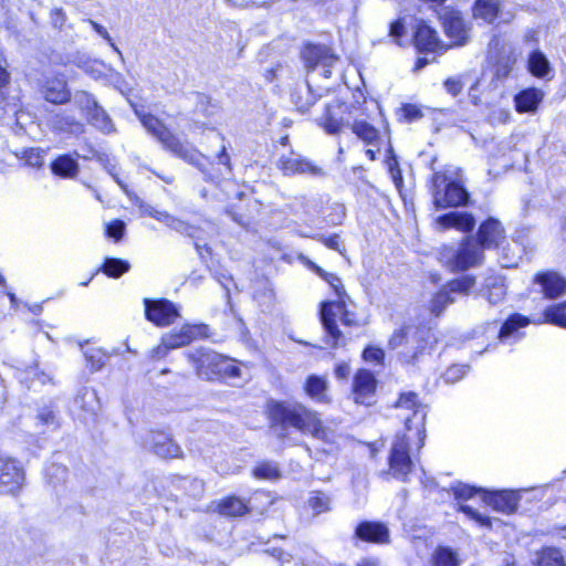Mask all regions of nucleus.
<instances>
[{"label":"nucleus","instance_id":"nucleus-1","mask_svg":"<svg viewBox=\"0 0 566 566\" xmlns=\"http://www.w3.org/2000/svg\"><path fill=\"white\" fill-rule=\"evenodd\" d=\"M268 413L271 430L283 442L287 441L296 444L290 437V429L294 428L327 444L336 443V433L323 424L317 412L308 409L303 403L272 401L268 406Z\"/></svg>","mask_w":566,"mask_h":566},{"label":"nucleus","instance_id":"nucleus-2","mask_svg":"<svg viewBox=\"0 0 566 566\" xmlns=\"http://www.w3.org/2000/svg\"><path fill=\"white\" fill-rule=\"evenodd\" d=\"M429 339L430 333L426 327L406 325L392 333L388 345L397 352L402 364L416 366L430 355Z\"/></svg>","mask_w":566,"mask_h":566},{"label":"nucleus","instance_id":"nucleus-3","mask_svg":"<svg viewBox=\"0 0 566 566\" xmlns=\"http://www.w3.org/2000/svg\"><path fill=\"white\" fill-rule=\"evenodd\" d=\"M136 115L140 119L143 126L163 145L165 149L185 161L201 167L200 159L203 157L190 144L181 142L174 133H171L165 124L151 114H145L136 111Z\"/></svg>","mask_w":566,"mask_h":566},{"label":"nucleus","instance_id":"nucleus-4","mask_svg":"<svg viewBox=\"0 0 566 566\" xmlns=\"http://www.w3.org/2000/svg\"><path fill=\"white\" fill-rule=\"evenodd\" d=\"M189 360L196 365L198 377L213 380L218 377H239L240 368L229 358L210 349H196L188 354Z\"/></svg>","mask_w":566,"mask_h":566},{"label":"nucleus","instance_id":"nucleus-5","mask_svg":"<svg viewBox=\"0 0 566 566\" xmlns=\"http://www.w3.org/2000/svg\"><path fill=\"white\" fill-rule=\"evenodd\" d=\"M337 319L345 326L358 325L356 314L347 308L345 298L322 304L321 321L328 337L327 343L333 347H337L343 339V334L337 326Z\"/></svg>","mask_w":566,"mask_h":566},{"label":"nucleus","instance_id":"nucleus-6","mask_svg":"<svg viewBox=\"0 0 566 566\" xmlns=\"http://www.w3.org/2000/svg\"><path fill=\"white\" fill-rule=\"evenodd\" d=\"M395 408L399 411L398 416L403 419L407 430L416 432L419 440V448H421L426 438L424 424L428 406L419 400L416 392L408 391L399 396Z\"/></svg>","mask_w":566,"mask_h":566},{"label":"nucleus","instance_id":"nucleus-7","mask_svg":"<svg viewBox=\"0 0 566 566\" xmlns=\"http://www.w3.org/2000/svg\"><path fill=\"white\" fill-rule=\"evenodd\" d=\"M440 260L452 272L467 271L482 263L483 248L476 240L468 239L457 248H444Z\"/></svg>","mask_w":566,"mask_h":566},{"label":"nucleus","instance_id":"nucleus-8","mask_svg":"<svg viewBox=\"0 0 566 566\" xmlns=\"http://www.w3.org/2000/svg\"><path fill=\"white\" fill-rule=\"evenodd\" d=\"M389 468L391 474L405 480L412 470V461L409 454V437L396 436L389 454Z\"/></svg>","mask_w":566,"mask_h":566},{"label":"nucleus","instance_id":"nucleus-9","mask_svg":"<svg viewBox=\"0 0 566 566\" xmlns=\"http://www.w3.org/2000/svg\"><path fill=\"white\" fill-rule=\"evenodd\" d=\"M24 483L22 465L12 458L0 455V492L15 494Z\"/></svg>","mask_w":566,"mask_h":566},{"label":"nucleus","instance_id":"nucleus-10","mask_svg":"<svg viewBox=\"0 0 566 566\" xmlns=\"http://www.w3.org/2000/svg\"><path fill=\"white\" fill-rule=\"evenodd\" d=\"M144 303L147 319L157 326L170 325L179 316L176 305L167 300L150 301L145 298Z\"/></svg>","mask_w":566,"mask_h":566},{"label":"nucleus","instance_id":"nucleus-11","mask_svg":"<svg viewBox=\"0 0 566 566\" xmlns=\"http://www.w3.org/2000/svg\"><path fill=\"white\" fill-rule=\"evenodd\" d=\"M439 17L442 21L446 34L454 44L462 45L468 39L469 29L460 12L450 8H442L439 11Z\"/></svg>","mask_w":566,"mask_h":566},{"label":"nucleus","instance_id":"nucleus-12","mask_svg":"<svg viewBox=\"0 0 566 566\" xmlns=\"http://www.w3.org/2000/svg\"><path fill=\"white\" fill-rule=\"evenodd\" d=\"M279 168L285 176L300 174L319 177L324 175V171L321 167L310 161L308 159L294 154L282 156L279 161Z\"/></svg>","mask_w":566,"mask_h":566},{"label":"nucleus","instance_id":"nucleus-13","mask_svg":"<svg viewBox=\"0 0 566 566\" xmlns=\"http://www.w3.org/2000/svg\"><path fill=\"white\" fill-rule=\"evenodd\" d=\"M355 535L363 542L377 545H386L390 543V531L382 522L364 521L360 522L355 530Z\"/></svg>","mask_w":566,"mask_h":566},{"label":"nucleus","instance_id":"nucleus-14","mask_svg":"<svg viewBox=\"0 0 566 566\" xmlns=\"http://www.w3.org/2000/svg\"><path fill=\"white\" fill-rule=\"evenodd\" d=\"M469 193L455 182H449L443 190L433 191V203L437 209L467 205Z\"/></svg>","mask_w":566,"mask_h":566},{"label":"nucleus","instance_id":"nucleus-15","mask_svg":"<svg viewBox=\"0 0 566 566\" xmlns=\"http://www.w3.org/2000/svg\"><path fill=\"white\" fill-rule=\"evenodd\" d=\"M41 93L46 102L56 105L65 104L71 99V92L64 75L46 78L41 86Z\"/></svg>","mask_w":566,"mask_h":566},{"label":"nucleus","instance_id":"nucleus-16","mask_svg":"<svg viewBox=\"0 0 566 566\" xmlns=\"http://www.w3.org/2000/svg\"><path fill=\"white\" fill-rule=\"evenodd\" d=\"M534 283L539 285L541 292L548 298L559 297L566 292V280L554 271L537 273Z\"/></svg>","mask_w":566,"mask_h":566},{"label":"nucleus","instance_id":"nucleus-17","mask_svg":"<svg viewBox=\"0 0 566 566\" xmlns=\"http://www.w3.org/2000/svg\"><path fill=\"white\" fill-rule=\"evenodd\" d=\"M504 239V229L499 220L490 218L480 226L478 243L483 249L497 248Z\"/></svg>","mask_w":566,"mask_h":566},{"label":"nucleus","instance_id":"nucleus-18","mask_svg":"<svg viewBox=\"0 0 566 566\" xmlns=\"http://www.w3.org/2000/svg\"><path fill=\"white\" fill-rule=\"evenodd\" d=\"M147 448L164 459H175L181 455L180 447L163 432H153L146 442Z\"/></svg>","mask_w":566,"mask_h":566},{"label":"nucleus","instance_id":"nucleus-19","mask_svg":"<svg viewBox=\"0 0 566 566\" xmlns=\"http://www.w3.org/2000/svg\"><path fill=\"white\" fill-rule=\"evenodd\" d=\"M413 43L416 48L421 52H436L442 46L436 30L426 24L423 21H420L417 24L413 35Z\"/></svg>","mask_w":566,"mask_h":566},{"label":"nucleus","instance_id":"nucleus-20","mask_svg":"<svg viewBox=\"0 0 566 566\" xmlns=\"http://www.w3.org/2000/svg\"><path fill=\"white\" fill-rule=\"evenodd\" d=\"M355 401L358 403H368L367 399L374 394L376 380L369 370L360 369L354 378Z\"/></svg>","mask_w":566,"mask_h":566},{"label":"nucleus","instance_id":"nucleus-21","mask_svg":"<svg viewBox=\"0 0 566 566\" xmlns=\"http://www.w3.org/2000/svg\"><path fill=\"white\" fill-rule=\"evenodd\" d=\"M484 502L494 510L503 513H513L518 506L520 496L514 491H500L484 495Z\"/></svg>","mask_w":566,"mask_h":566},{"label":"nucleus","instance_id":"nucleus-22","mask_svg":"<svg viewBox=\"0 0 566 566\" xmlns=\"http://www.w3.org/2000/svg\"><path fill=\"white\" fill-rule=\"evenodd\" d=\"M213 511L223 516L239 517L249 513L247 502L235 495H230L213 502Z\"/></svg>","mask_w":566,"mask_h":566},{"label":"nucleus","instance_id":"nucleus-23","mask_svg":"<svg viewBox=\"0 0 566 566\" xmlns=\"http://www.w3.org/2000/svg\"><path fill=\"white\" fill-rule=\"evenodd\" d=\"M479 294L488 300L491 305L501 303L506 294V287L503 279L499 275H490L485 279Z\"/></svg>","mask_w":566,"mask_h":566},{"label":"nucleus","instance_id":"nucleus-24","mask_svg":"<svg viewBox=\"0 0 566 566\" xmlns=\"http://www.w3.org/2000/svg\"><path fill=\"white\" fill-rule=\"evenodd\" d=\"M543 97L544 94L538 88L530 87L523 90L514 97L515 108L518 113H534Z\"/></svg>","mask_w":566,"mask_h":566},{"label":"nucleus","instance_id":"nucleus-25","mask_svg":"<svg viewBox=\"0 0 566 566\" xmlns=\"http://www.w3.org/2000/svg\"><path fill=\"white\" fill-rule=\"evenodd\" d=\"M197 335V326L185 325L179 331L165 334L161 338L163 343L170 347V349H176L190 344Z\"/></svg>","mask_w":566,"mask_h":566},{"label":"nucleus","instance_id":"nucleus-26","mask_svg":"<svg viewBox=\"0 0 566 566\" xmlns=\"http://www.w3.org/2000/svg\"><path fill=\"white\" fill-rule=\"evenodd\" d=\"M437 222L443 228H455L461 231H471L475 224L472 214L457 211L440 216Z\"/></svg>","mask_w":566,"mask_h":566},{"label":"nucleus","instance_id":"nucleus-27","mask_svg":"<svg viewBox=\"0 0 566 566\" xmlns=\"http://www.w3.org/2000/svg\"><path fill=\"white\" fill-rule=\"evenodd\" d=\"M328 384L324 377L311 375L304 384L305 394L315 402L327 403L329 401Z\"/></svg>","mask_w":566,"mask_h":566},{"label":"nucleus","instance_id":"nucleus-28","mask_svg":"<svg viewBox=\"0 0 566 566\" xmlns=\"http://www.w3.org/2000/svg\"><path fill=\"white\" fill-rule=\"evenodd\" d=\"M51 126L53 129L70 134H81L84 132V126L81 122L76 120V118L66 112H61L55 114L51 120Z\"/></svg>","mask_w":566,"mask_h":566},{"label":"nucleus","instance_id":"nucleus-29","mask_svg":"<svg viewBox=\"0 0 566 566\" xmlns=\"http://www.w3.org/2000/svg\"><path fill=\"white\" fill-rule=\"evenodd\" d=\"M537 324H553L566 328V301L548 306L544 313L533 321Z\"/></svg>","mask_w":566,"mask_h":566},{"label":"nucleus","instance_id":"nucleus-30","mask_svg":"<svg viewBox=\"0 0 566 566\" xmlns=\"http://www.w3.org/2000/svg\"><path fill=\"white\" fill-rule=\"evenodd\" d=\"M527 67L532 75L539 78L546 77L552 72L548 59L539 50H535L528 55Z\"/></svg>","mask_w":566,"mask_h":566},{"label":"nucleus","instance_id":"nucleus-31","mask_svg":"<svg viewBox=\"0 0 566 566\" xmlns=\"http://www.w3.org/2000/svg\"><path fill=\"white\" fill-rule=\"evenodd\" d=\"M500 12L497 0H476L473 8V17L493 23Z\"/></svg>","mask_w":566,"mask_h":566},{"label":"nucleus","instance_id":"nucleus-32","mask_svg":"<svg viewBox=\"0 0 566 566\" xmlns=\"http://www.w3.org/2000/svg\"><path fill=\"white\" fill-rule=\"evenodd\" d=\"M51 169L57 176L73 178L78 172V165L71 156L62 155L52 163Z\"/></svg>","mask_w":566,"mask_h":566},{"label":"nucleus","instance_id":"nucleus-33","mask_svg":"<svg viewBox=\"0 0 566 566\" xmlns=\"http://www.w3.org/2000/svg\"><path fill=\"white\" fill-rule=\"evenodd\" d=\"M75 405L88 415H96L99 410V403L94 390L84 388L74 400Z\"/></svg>","mask_w":566,"mask_h":566},{"label":"nucleus","instance_id":"nucleus-34","mask_svg":"<svg viewBox=\"0 0 566 566\" xmlns=\"http://www.w3.org/2000/svg\"><path fill=\"white\" fill-rule=\"evenodd\" d=\"M327 49L325 46H315L311 45L305 48L303 51V59L307 65V67H315L321 62L324 63V66H331L334 61V57H326Z\"/></svg>","mask_w":566,"mask_h":566},{"label":"nucleus","instance_id":"nucleus-35","mask_svg":"<svg viewBox=\"0 0 566 566\" xmlns=\"http://www.w3.org/2000/svg\"><path fill=\"white\" fill-rule=\"evenodd\" d=\"M530 322V318L520 314H514L503 323L497 333V337L501 340H504L514 336L518 332V328L526 326Z\"/></svg>","mask_w":566,"mask_h":566},{"label":"nucleus","instance_id":"nucleus-36","mask_svg":"<svg viewBox=\"0 0 566 566\" xmlns=\"http://www.w3.org/2000/svg\"><path fill=\"white\" fill-rule=\"evenodd\" d=\"M87 120L104 134H109L115 130L109 116L101 106H97L87 115Z\"/></svg>","mask_w":566,"mask_h":566},{"label":"nucleus","instance_id":"nucleus-37","mask_svg":"<svg viewBox=\"0 0 566 566\" xmlns=\"http://www.w3.org/2000/svg\"><path fill=\"white\" fill-rule=\"evenodd\" d=\"M432 566H459L458 554L449 547L439 546L432 554Z\"/></svg>","mask_w":566,"mask_h":566},{"label":"nucleus","instance_id":"nucleus-38","mask_svg":"<svg viewBox=\"0 0 566 566\" xmlns=\"http://www.w3.org/2000/svg\"><path fill=\"white\" fill-rule=\"evenodd\" d=\"M352 130L361 140L371 144L378 137L377 129L365 120H355Z\"/></svg>","mask_w":566,"mask_h":566},{"label":"nucleus","instance_id":"nucleus-39","mask_svg":"<svg viewBox=\"0 0 566 566\" xmlns=\"http://www.w3.org/2000/svg\"><path fill=\"white\" fill-rule=\"evenodd\" d=\"M127 261L115 258H107L103 265V272L112 277H119L129 270Z\"/></svg>","mask_w":566,"mask_h":566},{"label":"nucleus","instance_id":"nucleus-40","mask_svg":"<svg viewBox=\"0 0 566 566\" xmlns=\"http://www.w3.org/2000/svg\"><path fill=\"white\" fill-rule=\"evenodd\" d=\"M307 505L314 515H318L331 510V499L323 492H313L307 500Z\"/></svg>","mask_w":566,"mask_h":566},{"label":"nucleus","instance_id":"nucleus-41","mask_svg":"<svg viewBox=\"0 0 566 566\" xmlns=\"http://www.w3.org/2000/svg\"><path fill=\"white\" fill-rule=\"evenodd\" d=\"M475 279L471 275H462L458 279L450 281L447 289L450 293H461L467 295L470 290L474 286Z\"/></svg>","mask_w":566,"mask_h":566},{"label":"nucleus","instance_id":"nucleus-42","mask_svg":"<svg viewBox=\"0 0 566 566\" xmlns=\"http://www.w3.org/2000/svg\"><path fill=\"white\" fill-rule=\"evenodd\" d=\"M538 566H565L564 557L556 548H545L538 557Z\"/></svg>","mask_w":566,"mask_h":566},{"label":"nucleus","instance_id":"nucleus-43","mask_svg":"<svg viewBox=\"0 0 566 566\" xmlns=\"http://www.w3.org/2000/svg\"><path fill=\"white\" fill-rule=\"evenodd\" d=\"M253 476L256 479H277L280 471L277 464L274 462H261L253 469Z\"/></svg>","mask_w":566,"mask_h":566},{"label":"nucleus","instance_id":"nucleus-44","mask_svg":"<svg viewBox=\"0 0 566 566\" xmlns=\"http://www.w3.org/2000/svg\"><path fill=\"white\" fill-rule=\"evenodd\" d=\"M454 302V297L451 296L449 290H440L431 301V312L436 315H440L443 310Z\"/></svg>","mask_w":566,"mask_h":566},{"label":"nucleus","instance_id":"nucleus-45","mask_svg":"<svg viewBox=\"0 0 566 566\" xmlns=\"http://www.w3.org/2000/svg\"><path fill=\"white\" fill-rule=\"evenodd\" d=\"M87 366L93 371L99 370L105 365V355L98 348H87L84 350Z\"/></svg>","mask_w":566,"mask_h":566},{"label":"nucleus","instance_id":"nucleus-46","mask_svg":"<svg viewBox=\"0 0 566 566\" xmlns=\"http://www.w3.org/2000/svg\"><path fill=\"white\" fill-rule=\"evenodd\" d=\"M74 103L88 115L97 106L95 98L85 91L76 92L74 95Z\"/></svg>","mask_w":566,"mask_h":566},{"label":"nucleus","instance_id":"nucleus-47","mask_svg":"<svg viewBox=\"0 0 566 566\" xmlns=\"http://www.w3.org/2000/svg\"><path fill=\"white\" fill-rule=\"evenodd\" d=\"M319 125L331 135H336L340 132L342 120L335 118L331 113V107H326V113L321 117Z\"/></svg>","mask_w":566,"mask_h":566},{"label":"nucleus","instance_id":"nucleus-48","mask_svg":"<svg viewBox=\"0 0 566 566\" xmlns=\"http://www.w3.org/2000/svg\"><path fill=\"white\" fill-rule=\"evenodd\" d=\"M66 468L59 464H51L45 470V475L50 484L55 486L56 484L64 482L66 478Z\"/></svg>","mask_w":566,"mask_h":566},{"label":"nucleus","instance_id":"nucleus-49","mask_svg":"<svg viewBox=\"0 0 566 566\" xmlns=\"http://www.w3.org/2000/svg\"><path fill=\"white\" fill-rule=\"evenodd\" d=\"M23 374H24L23 379L27 381H31L32 384L34 381H39L40 384L44 385L46 382L52 381V376L44 371H40L38 369V365L28 367Z\"/></svg>","mask_w":566,"mask_h":566},{"label":"nucleus","instance_id":"nucleus-50","mask_svg":"<svg viewBox=\"0 0 566 566\" xmlns=\"http://www.w3.org/2000/svg\"><path fill=\"white\" fill-rule=\"evenodd\" d=\"M87 22L90 23V25L94 29V31L99 36H102L104 40L107 41V43L111 45L113 51L119 56L120 61L124 62L125 61L124 55H123L122 51L118 49V46L113 42V39L111 38L108 31L103 25H101L99 23H97L96 21H94L92 19H88Z\"/></svg>","mask_w":566,"mask_h":566},{"label":"nucleus","instance_id":"nucleus-51","mask_svg":"<svg viewBox=\"0 0 566 566\" xmlns=\"http://www.w3.org/2000/svg\"><path fill=\"white\" fill-rule=\"evenodd\" d=\"M469 366L467 365H453L450 366L443 374L446 382L453 384L459 381L468 373Z\"/></svg>","mask_w":566,"mask_h":566},{"label":"nucleus","instance_id":"nucleus-52","mask_svg":"<svg viewBox=\"0 0 566 566\" xmlns=\"http://www.w3.org/2000/svg\"><path fill=\"white\" fill-rule=\"evenodd\" d=\"M182 486L192 497H200L205 492V482L199 479H184Z\"/></svg>","mask_w":566,"mask_h":566},{"label":"nucleus","instance_id":"nucleus-53","mask_svg":"<svg viewBox=\"0 0 566 566\" xmlns=\"http://www.w3.org/2000/svg\"><path fill=\"white\" fill-rule=\"evenodd\" d=\"M168 227L181 234H186L191 238H196L197 229L187 222L177 219L176 217H172L171 221L169 222Z\"/></svg>","mask_w":566,"mask_h":566},{"label":"nucleus","instance_id":"nucleus-54","mask_svg":"<svg viewBox=\"0 0 566 566\" xmlns=\"http://www.w3.org/2000/svg\"><path fill=\"white\" fill-rule=\"evenodd\" d=\"M460 511L463 512L465 515L478 522L482 526L491 527L492 526V520L481 513H479L476 510L471 507L470 505H460Z\"/></svg>","mask_w":566,"mask_h":566},{"label":"nucleus","instance_id":"nucleus-55","mask_svg":"<svg viewBox=\"0 0 566 566\" xmlns=\"http://www.w3.org/2000/svg\"><path fill=\"white\" fill-rule=\"evenodd\" d=\"M319 274L334 289L335 293L338 296V300L348 297L346 292H345V290H344V286H343L342 282H340L339 277H337L335 274H328V273H325V272H323L321 270H319Z\"/></svg>","mask_w":566,"mask_h":566},{"label":"nucleus","instance_id":"nucleus-56","mask_svg":"<svg viewBox=\"0 0 566 566\" xmlns=\"http://www.w3.org/2000/svg\"><path fill=\"white\" fill-rule=\"evenodd\" d=\"M480 491L481 490H476L475 488L462 483H458L457 485L453 486L454 496L461 500H468Z\"/></svg>","mask_w":566,"mask_h":566},{"label":"nucleus","instance_id":"nucleus-57","mask_svg":"<svg viewBox=\"0 0 566 566\" xmlns=\"http://www.w3.org/2000/svg\"><path fill=\"white\" fill-rule=\"evenodd\" d=\"M124 231L125 223L120 220H115L106 226V234L114 238L116 241L122 239Z\"/></svg>","mask_w":566,"mask_h":566},{"label":"nucleus","instance_id":"nucleus-58","mask_svg":"<svg viewBox=\"0 0 566 566\" xmlns=\"http://www.w3.org/2000/svg\"><path fill=\"white\" fill-rule=\"evenodd\" d=\"M384 350L378 347L369 346L363 352V358L366 361L380 364L384 359Z\"/></svg>","mask_w":566,"mask_h":566},{"label":"nucleus","instance_id":"nucleus-59","mask_svg":"<svg viewBox=\"0 0 566 566\" xmlns=\"http://www.w3.org/2000/svg\"><path fill=\"white\" fill-rule=\"evenodd\" d=\"M317 240L325 244L327 248L343 253L340 240L337 234L332 237L319 235Z\"/></svg>","mask_w":566,"mask_h":566},{"label":"nucleus","instance_id":"nucleus-60","mask_svg":"<svg viewBox=\"0 0 566 566\" xmlns=\"http://www.w3.org/2000/svg\"><path fill=\"white\" fill-rule=\"evenodd\" d=\"M388 153H389V156L387 158V166H388V169H389L394 180L396 181L398 177L401 178L400 170L398 168V160L394 156V150H392L391 146L389 147Z\"/></svg>","mask_w":566,"mask_h":566},{"label":"nucleus","instance_id":"nucleus-61","mask_svg":"<svg viewBox=\"0 0 566 566\" xmlns=\"http://www.w3.org/2000/svg\"><path fill=\"white\" fill-rule=\"evenodd\" d=\"M403 116L409 120H416L422 116L421 109L412 104H406L402 107Z\"/></svg>","mask_w":566,"mask_h":566},{"label":"nucleus","instance_id":"nucleus-62","mask_svg":"<svg viewBox=\"0 0 566 566\" xmlns=\"http://www.w3.org/2000/svg\"><path fill=\"white\" fill-rule=\"evenodd\" d=\"M444 87L448 93H450L453 96H457L461 93L463 88V84L460 78H448L444 82Z\"/></svg>","mask_w":566,"mask_h":566},{"label":"nucleus","instance_id":"nucleus-63","mask_svg":"<svg viewBox=\"0 0 566 566\" xmlns=\"http://www.w3.org/2000/svg\"><path fill=\"white\" fill-rule=\"evenodd\" d=\"M170 350H171L170 347H168L161 340L157 347L153 348L149 352V358L153 360L161 359V358L166 357Z\"/></svg>","mask_w":566,"mask_h":566},{"label":"nucleus","instance_id":"nucleus-64","mask_svg":"<svg viewBox=\"0 0 566 566\" xmlns=\"http://www.w3.org/2000/svg\"><path fill=\"white\" fill-rule=\"evenodd\" d=\"M271 555L281 560V566H298L290 555H286L282 549L274 548Z\"/></svg>","mask_w":566,"mask_h":566}]
</instances>
